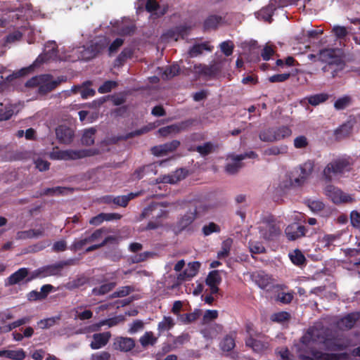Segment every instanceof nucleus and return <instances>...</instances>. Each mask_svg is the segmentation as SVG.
<instances>
[{
	"label": "nucleus",
	"mask_w": 360,
	"mask_h": 360,
	"mask_svg": "<svg viewBox=\"0 0 360 360\" xmlns=\"http://www.w3.org/2000/svg\"><path fill=\"white\" fill-rule=\"evenodd\" d=\"M359 313H352L341 319L337 323L338 327L341 330L350 329L354 326L356 321L359 319Z\"/></svg>",
	"instance_id": "nucleus-25"
},
{
	"label": "nucleus",
	"mask_w": 360,
	"mask_h": 360,
	"mask_svg": "<svg viewBox=\"0 0 360 360\" xmlns=\"http://www.w3.org/2000/svg\"><path fill=\"white\" fill-rule=\"evenodd\" d=\"M309 139L304 135H300L295 138L293 146L296 149H304L309 145Z\"/></svg>",
	"instance_id": "nucleus-47"
},
{
	"label": "nucleus",
	"mask_w": 360,
	"mask_h": 360,
	"mask_svg": "<svg viewBox=\"0 0 360 360\" xmlns=\"http://www.w3.org/2000/svg\"><path fill=\"white\" fill-rule=\"evenodd\" d=\"M64 81H65V77L54 78L52 75L46 74L33 77L27 81L25 85L27 87L37 88L39 94L45 95Z\"/></svg>",
	"instance_id": "nucleus-2"
},
{
	"label": "nucleus",
	"mask_w": 360,
	"mask_h": 360,
	"mask_svg": "<svg viewBox=\"0 0 360 360\" xmlns=\"http://www.w3.org/2000/svg\"><path fill=\"white\" fill-rule=\"evenodd\" d=\"M41 56L38 57L31 65L26 68H23L20 70L13 72L12 74L8 75L6 77V82L8 84L12 83L15 79L30 73L33 70V69L37 67V64L39 61V60H41Z\"/></svg>",
	"instance_id": "nucleus-21"
},
{
	"label": "nucleus",
	"mask_w": 360,
	"mask_h": 360,
	"mask_svg": "<svg viewBox=\"0 0 360 360\" xmlns=\"http://www.w3.org/2000/svg\"><path fill=\"white\" fill-rule=\"evenodd\" d=\"M204 51H211L212 49L205 43L195 44L189 49L188 55L191 58H195L202 54Z\"/></svg>",
	"instance_id": "nucleus-36"
},
{
	"label": "nucleus",
	"mask_w": 360,
	"mask_h": 360,
	"mask_svg": "<svg viewBox=\"0 0 360 360\" xmlns=\"http://www.w3.org/2000/svg\"><path fill=\"white\" fill-rule=\"evenodd\" d=\"M174 326V321L171 317H164L163 320L158 324V328L160 332L168 330Z\"/></svg>",
	"instance_id": "nucleus-51"
},
{
	"label": "nucleus",
	"mask_w": 360,
	"mask_h": 360,
	"mask_svg": "<svg viewBox=\"0 0 360 360\" xmlns=\"http://www.w3.org/2000/svg\"><path fill=\"white\" fill-rule=\"evenodd\" d=\"M288 151V147L285 145L274 146L265 150L266 155H277L280 154H285Z\"/></svg>",
	"instance_id": "nucleus-45"
},
{
	"label": "nucleus",
	"mask_w": 360,
	"mask_h": 360,
	"mask_svg": "<svg viewBox=\"0 0 360 360\" xmlns=\"http://www.w3.org/2000/svg\"><path fill=\"white\" fill-rule=\"evenodd\" d=\"M246 345L252 347L257 352H260L268 348V342L261 340L260 338L254 339L250 338L246 340Z\"/></svg>",
	"instance_id": "nucleus-30"
},
{
	"label": "nucleus",
	"mask_w": 360,
	"mask_h": 360,
	"mask_svg": "<svg viewBox=\"0 0 360 360\" xmlns=\"http://www.w3.org/2000/svg\"><path fill=\"white\" fill-rule=\"evenodd\" d=\"M91 84L90 82H86L83 84L82 85V89L80 91V94L82 96V98L84 99H86L89 97L94 96L96 91L93 89H91L87 85L89 86Z\"/></svg>",
	"instance_id": "nucleus-56"
},
{
	"label": "nucleus",
	"mask_w": 360,
	"mask_h": 360,
	"mask_svg": "<svg viewBox=\"0 0 360 360\" xmlns=\"http://www.w3.org/2000/svg\"><path fill=\"white\" fill-rule=\"evenodd\" d=\"M329 98V95L326 93H321L314 95L309 96L306 98L309 103L311 105L316 106L322 103H324Z\"/></svg>",
	"instance_id": "nucleus-38"
},
{
	"label": "nucleus",
	"mask_w": 360,
	"mask_h": 360,
	"mask_svg": "<svg viewBox=\"0 0 360 360\" xmlns=\"http://www.w3.org/2000/svg\"><path fill=\"white\" fill-rule=\"evenodd\" d=\"M343 231H338L333 234H325L319 238V243L328 250H331L337 242H339Z\"/></svg>",
	"instance_id": "nucleus-16"
},
{
	"label": "nucleus",
	"mask_w": 360,
	"mask_h": 360,
	"mask_svg": "<svg viewBox=\"0 0 360 360\" xmlns=\"http://www.w3.org/2000/svg\"><path fill=\"white\" fill-rule=\"evenodd\" d=\"M137 195V193H131L128 195L117 197L109 195L105 198V202L108 203L113 202L118 206L126 207L129 201L135 198Z\"/></svg>",
	"instance_id": "nucleus-26"
},
{
	"label": "nucleus",
	"mask_w": 360,
	"mask_h": 360,
	"mask_svg": "<svg viewBox=\"0 0 360 360\" xmlns=\"http://www.w3.org/2000/svg\"><path fill=\"white\" fill-rule=\"evenodd\" d=\"M146 8L148 12H153L158 15H163L166 12L165 9L160 11V8L155 0H148Z\"/></svg>",
	"instance_id": "nucleus-44"
},
{
	"label": "nucleus",
	"mask_w": 360,
	"mask_h": 360,
	"mask_svg": "<svg viewBox=\"0 0 360 360\" xmlns=\"http://www.w3.org/2000/svg\"><path fill=\"white\" fill-rule=\"evenodd\" d=\"M289 318H290V315L288 312L281 311V312L274 314L271 316V319L275 322L283 323V322L288 320Z\"/></svg>",
	"instance_id": "nucleus-59"
},
{
	"label": "nucleus",
	"mask_w": 360,
	"mask_h": 360,
	"mask_svg": "<svg viewBox=\"0 0 360 360\" xmlns=\"http://www.w3.org/2000/svg\"><path fill=\"white\" fill-rule=\"evenodd\" d=\"M179 70L180 68L179 65L174 64L165 69L164 72H162V76L165 79H169L178 75Z\"/></svg>",
	"instance_id": "nucleus-46"
},
{
	"label": "nucleus",
	"mask_w": 360,
	"mask_h": 360,
	"mask_svg": "<svg viewBox=\"0 0 360 360\" xmlns=\"http://www.w3.org/2000/svg\"><path fill=\"white\" fill-rule=\"evenodd\" d=\"M103 232L104 231L103 229H97L90 235L82 236L80 238L76 239L73 242L71 248L74 250H77L87 244L99 243H101L100 240L103 238Z\"/></svg>",
	"instance_id": "nucleus-8"
},
{
	"label": "nucleus",
	"mask_w": 360,
	"mask_h": 360,
	"mask_svg": "<svg viewBox=\"0 0 360 360\" xmlns=\"http://www.w3.org/2000/svg\"><path fill=\"white\" fill-rule=\"evenodd\" d=\"M221 348L223 351L229 352L235 347V341L233 337L226 336L221 342Z\"/></svg>",
	"instance_id": "nucleus-52"
},
{
	"label": "nucleus",
	"mask_w": 360,
	"mask_h": 360,
	"mask_svg": "<svg viewBox=\"0 0 360 360\" xmlns=\"http://www.w3.org/2000/svg\"><path fill=\"white\" fill-rule=\"evenodd\" d=\"M140 343L143 347H147L148 345H153L157 338L154 337L152 332H146L140 338Z\"/></svg>",
	"instance_id": "nucleus-42"
},
{
	"label": "nucleus",
	"mask_w": 360,
	"mask_h": 360,
	"mask_svg": "<svg viewBox=\"0 0 360 360\" xmlns=\"http://www.w3.org/2000/svg\"><path fill=\"white\" fill-rule=\"evenodd\" d=\"M278 360H293L288 349L285 347L279 348L276 351Z\"/></svg>",
	"instance_id": "nucleus-61"
},
{
	"label": "nucleus",
	"mask_w": 360,
	"mask_h": 360,
	"mask_svg": "<svg viewBox=\"0 0 360 360\" xmlns=\"http://www.w3.org/2000/svg\"><path fill=\"white\" fill-rule=\"evenodd\" d=\"M165 162V161H160V162H158V164L159 165H162ZM156 167H157V163L144 166V167L137 169L134 172V175L135 176V178L139 179H141L145 174H149L150 172H152L154 174H156V170H155Z\"/></svg>",
	"instance_id": "nucleus-33"
},
{
	"label": "nucleus",
	"mask_w": 360,
	"mask_h": 360,
	"mask_svg": "<svg viewBox=\"0 0 360 360\" xmlns=\"http://www.w3.org/2000/svg\"><path fill=\"white\" fill-rule=\"evenodd\" d=\"M192 72L198 77H210L216 73L217 69L214 65L196 64L193 66Z\"/></svg>",
	"instance_id": "nucleus-28"
},
{
	"label": "nucleus",
	"mask_w": 360,
	"mask_h": 360,
	"mask_svg": "<svg viewBox=\"0 0 360 360\" xmlns=\"http://www.w3.org/2000/svg\"><path fill=\"white\" fill-rule=\"evenodd\" d=\"M109 332L96 333L93 335V341L91 343V347L93 349H98L104 347L110 338Z\"/></svg>",
	"instance_id": "nucleus-27"
},
{
	"label": "nucleus",
	"mask_w": 360,
	"mask_h": 360,
	"mask_svg": "<svg viewBox=\"0 0 360 360\" xmlns=\"http://www.w3.org/2000/svg\"><path fill=\"white\" fill-rule=\"evenodd\" d=\"M274 132L276 141L288 138L292 134V130L289 127L284 126L274 129Z\"/></svg>",
	"instance_id": "nucleus-41"
},
{
	"label": "nucleus",
	"mask_w": 360,
	"mask_h": 360,
	"mask_svg": "<svg viewBox=\"0 0 360 360\" xmlns=\"http://www.w3.org/2000/svg\"><path fill=\"white\" fill-rule=\"evenodd\" d=\"M288 255L291 262L297 266L303 264L306 260L304 255L297 249L290 252Z\"/></svg>",
	"instance_id": "nucleus-39"
},
{
	"label": "nucleus",
	"mask_w": 360,
	"mask_h": 360,
	"mask_svg": "<svg viewBox=\"0 0 360 360\" xmlns=\"http://www.w3.org/2000/svg\"><path fill=\"white\" fill-rule=\"evenodd\" d=\"M221 281V277L219 271L214 270L210 272L206 278V284L210 287L211 294L218 292V285L220 284Z\"/></svg>",
	"instance_id": "nucleus-23"
},
{
	"label": "nucleus",
	"mask_w": 360,
	"mask_h": 360,
	"mask_svg": "<svg viewBox=\"0 0 360 360\" xmlns=\"http://www.w3.org/2000/svg\"><path fill=\"white\" fill-rule=\"evenodd\" d=\"M200 266V264L198 262H189L184 272L178 276V280H185L195 276L198 271Z\"/></svg>",
	"instance_id": "nucleus-29"
},
{
	"label": "nucleus",
	"mask_w": 360,
	"mask_h": 360,
	"mask_svg": "<svg viewBox=\"0 0 360 360\" xmlns=\"http://www.w3.org/2000/svg\"><path fill=\"white\" fill-rule=\"evenodd\" d=\"M350 103L351 98L349 96H344L335 101L334 103V108L338 110H343L348 107Z\"/></svg>",
	"instance_id": "nucleus-43"
},
{
	"label": "nucleus",
	"mask_w": 360,
	"mask_h": 360,
	"mask_svg": "<svg viewBox=\"0 0 360 360\" xmlns=\"http://www.w3.org/2000/svg\"><path fill=\"white\" fill-rule=\"evenodd\" d=\"M274 129H268L262 131L259 134V139L263 141L274 142L276 141V137L274 134Z\"/></svg>",
	"instance_id": "nucleus-48"
},
{
	"label": "nucleus",
	"mask_w": 360,
	"mask_h": 360,
	"mask_svg": "<svg viewBox=\"0 0 360 360\" xmlns=\"http://www.w3.org/2000/svg\"><path fill=\"white\" fill-rule=\"evenodd\" d=\"M113 346L115 349L121 352H129L134 347L135 343L131 338L117 337L115 339Z\"/></svg>",
	"instance_id": "nucleus-20"
},
{
	"label": "nucleus",
	"mask_w": 360,
	"mask_h": 360,
	"mask_svg": "<svg viewBox=\"0 0 360 360\" xmlns=\"http://www.w3.org/2000/svg\"><path fill=\"white\" fill-rule=\"evenodd\" d=\"M167 212L165 210L164 206L160 203H154L150 205L144 209L142 215L144 217H151L155 219V221H150L147 226L148 229H154L161 225V219L166 217Z\"/></svg>",
	"instance_id": "nucleus-4"
},
{
	"label": "nucleus",
	"mask_w": 360,
	"mask_h": 360,
	"mask_svg": "<svg viewBox=\"0 0 360 360\" xmlns=\"http://www.w3.org/2000/svg\"><path fill=\"white\" fill-rule=\"evenodd\" d=\"M96 131V129L93 127L84 129L81 139L82 143L85 146L94 144Z\"/></svg>",
	"instance_id": "nucleus-35"
},
{
	"label": "nucleus",
	"mask_w": 360,
	"mask_h": 360,
	"mask_svg": "<svg viewBox=\"0 0 360 360\" xmlns=\"http://www.w3.org/2000/svg\"><path fill=\"white\" fill-rule=\"evenodd\" d=\"M110 41L105 37H101L94 44L91 45L90 48L84 49L82 50H79L80 48L76 50L77 52L79 53V56H78V59L88 60L96 56L97 53L101 52L103 49L106 48Z\"/></svg>",
	"instance_id": "nucleus-5"
},
{
	"label": "nucleus",
	"mask_w": 360,
	"mask_h": 360,
	"mask_svg": "<svg viewBox=\"0 0 360 360\" xmlns=\"http://www.w3.org/2000/svg\"><path fill=\"white\" fill-rule=\"evenodd\" d=\"M326 194L335 204L348 203L354 201L352 195L344 193L340 188L332 185L326 188Z\"/></svg>",
	"instance_id": "nucleus-7"
},
{
	"label": "nucleus",
	"mask_w": 360,
	"mask_h": 360,
	"mask_svg": "<svg viewBox=\"0 0 360 360\" xmlns=\"http://www.w3.org/2000/svg\"><path fill=\"white\" fill-rule=\"evenodd\" d=\"M333 51L326 49L320 52V58L323 61L328 63V65L323 68V71H326L328 68H330L334 63L340 60L339 58H333Z\"/></svg>",
	"instance_id": "nucleus-31"
},
{
	"label": "nucleus",
	"mask_w": 360,
	"mask_h": 360,
	"mask_svg": "<svg viewBox=\"0 0 360 360\" xmlns=\"http://www.w3.org/2000/svg\"><path fill=\"white\" fill-rule=\"evenodd\" d=\"M285 235L290 240H296L305 234V228L296 223L288 226L285 229Z\"/></svg>",
	"instance_id": "nucleus-22"
},
{
	"label": "nucleus",
	"mask_w": 360,
	"mask_h": 360,
	"mask_svg": "<svg viewBox=\"0 0 360 360\" xmlns=\"http://www.w3.org/2000/svg\"><path fill=\"white\" fill-rule=\"evenodd\" d=\"M275 9L276 8L274 6L269 5L258 11L256 13V17L259 20L270 22Z\"/></svg>",
	"instance_id": "nucleus-37"
},
{
	"label": "nucleus",
	"mask_w": 360,
	"mask_h": 360,
	"mask_svg": "<svg viewBox=\"0 0 360 360\" xmlns=\"http://www.w3.org/2000/svg\"><path fill=\"white\" fill-rule=\"evenodd\" d=\"M197 217L196 210L189 211L179 217L174 226L176 233L181 232L189 228Z\"/></svg>",
	"instance_id": "nucleus-11"
},
{
	"label": "nucleus",
	"mask_w": 360,
	"mask_h": 360,
	"mask_svg": "<svg viewBox=\"0 0 360 360\" xmlns=\"http://www.w3.org/2000/svg\"><path fill=\"white\" fill-rule=\"evenodd\" d=\"M252 279L263 290H269L274 285L272 278L264 272H257L252 275Z\"/></svg>",
	"instance_id": "nucleus-14"
},
{
	"label": "nucleus",
	"mask_w": 360,
	"mask_h": 360,
	"mask_svg": "<svg viewBox=\"0 0 360 360\" xmlns=\"http://www.w3.org/2000/svg\"><path fill=\"white\" fill-rule=\"evenodd\" d=\"M259 232L265 240H273L280 233L279 228L272 221L264 220L259 224Z\"/></svg>",
	"instance_id": "nucleus-10"
},
{
	"label": "nucleus",
	"mask_w": 360,
	"mask_h": 360,
	"mask_svg": "<svg viewBox=\"0 0 360 360\" xmlns=\"http://www.w3.org/2000/svg\"><path fill=\"white\" fill-rule=\"evenodd\" d=\"M220 49L226 56H229L233 53V44L229 41H224L220 44Z\"/></svg>",
	"instance_id": "nucleus-62"
},
{
	"label": "nucleus",
	"mask_w": 360,
	"mask_h": 360,
	"mask_svg": "<svg viewBox=\"0 0 360 360\" xmlns=\"http://www.w3.org/2000/svg\"><path fill=\"white\" fill-rule=\"evenodd\" d=\"M307 204L309 208L314 212H319L324 208V204L320 200H308Z\"/></svg>",
	"instance_id": "nucleus-54"
},
{
	"label": "nucleus",
	"mask_w": 360,
	"mask_h": 360,
	"mask_svg": "<svg viewBox=\"0 0 360 360\" xmlns=\"http://www.w3.org/2000/svg\"><path fill=\"white\" fill-rule=\"evenodd\" d=\"M27 269L21 268L8 278V284L14 285L22 281L27 275Z\"/></svg>",
	"instance_id": "nucleus-34"
},
{
	"label": "nucleus",
	"mask_w": 360,
	"mask_h": 360,
	"mask_svg": "<svg viewBox=\"0 0 360 360\" xmlns=\"http://www.w3.org/2000/svg\"><path fill=\"white\" fill-rule=\"evenodd\" d=\"M349 345L347 341L335 337L328 328L317 323L308 329L296 348L301 360H338L336 354L319 349L333 352L342 351Z\"/></svg>",
	"instance_id": "nucleus-1"
},
{
	"label": "nucleus",
	"mask_w": 360,
	"mask_h": 360,
	"mask_svg": "<svg viewBox=\"0 0 360 360\" xmlns=\"http://www.w3.org/2000/svg\"><path fill=\"white\" fill-rule=\"evenodd\" d=\"M244 160V156L231 154L228 156L227 164L226 165V172L229 174H233L236 173L241 167V161Z\"/></svg>",
	"instance_id": "nucleus-17"
},
{
	"label": "nucleus",
	"mask_w": 360,
	"mask_h": 360,
	"mask_svg": "<svg viewBox=\"0 0 360 360\" xmlns=\"http://www.w3.org/2000/svg\"><path fill=\"white\" fill-rule=\"evenodd\" d=\"M349 162L345 159L339 158L330 162L324 169V175L331 179L333 176L339 175L349 169Z\"/></svg>",
	"instance_id": "nucleus-6"
},
{
	"label": "nucleus",
	"mask_w": 360,
	"mask_h": 360,
	"mask_svg": "<svg viewBox=\"0 0 360 360\" xmlns=\"http://www.w3.org/2000/svg\"><path fill=\"white\" fill-rule=\"evenodd\" d=\"M110 354L108 352H100L91 355V360H109Z\"/></svg>",
	"instance_id": "nucleus-64"
},
{
	"label": "nucleus",
	"mask_w": 360,
	"mask_h": 360,
	"mask_svg": "<svg viewBox=\"0 0 360 360\" xmlns=\"http://www.w3.org/2000/svg\"><path fill=\"white\" fill-rule=\"evenodd\" d=\"M56 44L55 41H49L44 46V53L41 55H39L38 57L41 56V60L37 63V67L39 66L40 64L45 61H48L50 60H72L71 56H58L57 51H56ZM74 59L72 58V60Z\"/></svg>",
	"instance_id": "nucleus-9"
},
{
	"label": "nucleus",
	"mask_w": 360,
	"mask_h": 360,
	"mask_svg": "<svg viewBox=\"0 0 360 360\" xmlns=\"http://www.w3.org/2000/svg\"><path fill=\"white\" fill-rule=\"evenodd\" d=\"M350 221L352 225L355 228H360V213L357 211H352L350 213Z\"/></svg>",
	"instance_id": "nucleus-63"
},
{
	"label": "nucleus",
	"mask_w": 360,
	"mask_h": 360,
	"mask_svg": "<svg viewBox=\"0 0 360 360\" xmlns=\"http://www.w3.org/2000/svg\"><path fill=\"white\" fill-rule=\"evenodd\" d=\"M71 260L62 261L56 264H51L44 267L43 272L44 276H62V271L65 266L70 265Z\"/></svg>",
	"instance_id": "nucleus-18"
},
{
	"label": "nucleus",
	"mask_w": 360,
	"mask_h": 360,
	"mask_svg": "<svg viewBox=\"0 0 360 360\" xmlns=\"http://www.w3.org/2000/svg\"><path fill=\"white\" fill-rule=\"evenodd\" d=\"M180 145L177 140H173L169 143L154 146L151 148L152 153L157 157H162L174 151Z\"/></svg>",
	"instance_id": "nucleus-12"
},
{
	"label": "nucleus",
	"mask_w": 360,
	"mask_h": 360,
	"mask_svg": "<svg viewBox=\"0 0 360 360\" xmlns=\"http://www.w3.org/2000/svg\"><path fill=\"white\" fill-rule=\"evenodd\" d=\"M115 286L112 283H105L98 288L93 289L92 292L95 295H101L110 292Z\"/></svg>",
	"instance_id": "nucleus-49"
},
{
	"label": "nucleus",
	"mask_w": 360,
	"mask_h": 360,
	"mask_svg": "<svg viewBox=\"0 0 360 360\" xmlns=\"http://www.w3.org/2000/svg\"><path fill=\"white\" fill-rule=\"evenodd\" d=\"M98 153L96 150L82 149V150H53L49 154L52 160H72L92 156Z\"/></svg>",
	"instance_id": "nucleus-3"
},
{
	"label": "nucleus",
	"mask_w": 360,
	"mask_h": 360,
	"mask_svg": "<svg viewBox=\"0 0 360 360\" xmlns=\"http://www.w3.org/2000/svg\"><path fill=\"white\" fill-rule=\"evenodd\" d=\"M220 230V226L214 222L205 225L202 229L203 234L206 236L213 233H219Z\"/></svg>",
	"instance_id": "nucleus-50"
},
{
	"label": "nucleus",
	"mask_w": 360,
	"mask_h": 360,
	"mask_svg": "<svg viewBox=\"0 0 360 360\" xmlns=\"http://www.w3.org/2000/svg\"><path fill=\"white\" fill-rule=\"evenodd\" d=\"M187 175V171L184 169L176 170L173 174L165 175L160 179H157L156 182L176 184L181 179H184Z\"/></svg>",
	"instance_id": "nucleus-19"
},
{
	"label": "nucleus",
	"mask_w": 360,
	"mask_h": 360,
	"mask_svg": "<svg viewBox=\"0 0 360 360\" xmlns=\"http://www.w3.org/2000/svg\"><path fill=\"white\" fill-rule=\"evenodd\" d=\"M56 133L59 141L65 144L71 143L74 137L73 130L65 126L58 127L56 129Z\"/></svg>",
	"instance_id": "nucleus-24"
},
{
	"label": "nucleus",
	"mask_w": 360,
	"mask_h": 360,
	"mask_svg": "<svg viewBox=\"0 0 360 360\" xmlns=\"http://www.w3.org/2000/svg\"><path fill=\"white\" fill-rule=\"evenodd\" d=\"M70 191L69 188L65 187H55V188H48L43 191V195H57V194H63L67 191Z\"/></svg>",
	"instance_id": "nucleus-57"
},
{
	"label": "nucleus",
	"mask_w": 360,
	"mask_h": 360,
	"mask_svg": "<svg viewBox=\"0 0 360 360\" xmlns=\"http://www.w3.org/2000/svg\"><path fill=\"white\" fill-rule=\"evenodd\" d=\"M249 248L250 252L253 254L262 253L265 250L262 243L256 240H250L249 242Z\"/></svg>",
	"instance_id": "nucleus-53"
},
{
	"label": "nucleus",
	"mask_w": 360,
	"mask_h": 360,
	"mask_svg": "<svg viewBox=\"0 0 360 360\" xmlns=\"http://www.w3.org/2000/svg\"><path fill=\"white\" fill-rule=\"evenodd\" d=\"M124 320V318L123 316H115L113 318L103 320L98 323L97 328H99L103 326H108L110 328L113 327V326H115L118 325L119 323L123 322Z\"/></svg>",
	"instance_id": "nucleus-40"
},
{
	"label": "nucleus",
	"mask_w": 360,
	"mask_h": 360,
	"mask_svg": "<svg viewBox=\"0 0 360 360\" xmlns=\"http://www.w3.org/2000/svg\"><path fill=\"white\" fill-rule=\"evenodd\" d=\"M232 240L231 239H227L223 242L221 250L218 252V257L219 258H224L228 256Z\"/></svg>",
	"instance_id": "nucleus-58"
},
{
	"label": "nucleus",
	"mask_w": 360,
	"mask_h": 360,
	"mask_svg": "<svg viewBox=\"0 0 360 360\" xmlns=\"http://www.w3.org/2000/svg\"><path fill=\"white\" fill-rule=\"evenodd\" d=\"M186 127V124L184 123H181L179 124H172L170 126L162 127L158 130L159 134L161 136H166L169 134H175L180 132L181 130L184 129Z\"/></svg>",
	"instance_id": "nucleus-32"
},
{
	"label": "nucleus",
	"mask_w": 360,
	"mask_h": 360,
	"mask_svg": "<svg viewBox=\"0 0 360 360\" xmlns=\"http://www.w3.org/2000/svg\"><path fill=\"white\" fill-rule=\"evenodd\" d=\"M25 357V353L22 349L17 350H8L7 358L13 360H22Z\"/></svg>",
	"instance_id": "nucleus-55"
},
{
	"label": "nucleus",
	"mask_w": 360,
	"mask_h": 360,
	"mask_svg": "<svg viewBox=\"0 0 360 360\" xmlns=\"http://www.w3.org/2000/svg\"><path fill=\"white\" fill-rule=\"evenodd\" d=\"M297 174L296 171L291 170L285 173L281 177L279 183V186L281 189L285 190L291 188L300 187L299 183H296Z\"/></svg>",
	"instance_id": "nucleus-15"
},
{
	"label": "nucleus",
	"mask_w": 360,
	"mask_h": 360,
	"mask_svg": "<svg viewBox=\"0 0 360 360\" xmlns=\"http://www.w3.org/2000/svg\"><path fill=\"white\" fill-rule=\"evenodd\" d=\"M93 313L90 310L80 311L79 309L75 310V318L79 320H86L92 317Z\"/></svg>",
	"instance_id": "nucleus-60"
},
{
	"label": "nucleus",
	"mask_w": 360,
	"mask_h": 360,
	"mask_svg": "<svg viewBox=\"0 0 360 360\" xmlns=\"http://www.w3.org/2000/svg\"><path fill=\"white\" fill-rule=\"evenodd\" d=\"M314 165L311 162H304L298 168L292 170L296 171L297 177L295 182L299 183L300 186H302L306 180L309 178L313 171Z\"/></svg>",
	"instance_id": "nucleus-13"
}]
</instances>
